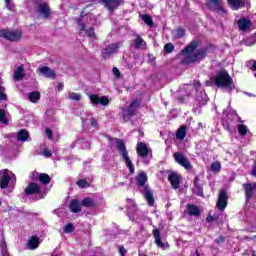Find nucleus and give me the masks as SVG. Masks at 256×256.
Here are the masks:
<instances>
[{"instance_id":"obj_34","label":"nucleus","mask_w":256,"mask_h":256,"mask_svg":"<svg viewBox=\"0 0 256 256\" xmlns=\"http://www.w3.org/2000/svg\"><path fill=\"white\" fill-rule=\"evenodd\" d=\"M27 139H29V132L25 129L20 130L17 134V140L24 143Z\"/></svg>"},{"instance_id":"obj_47","label":"nucleus","mask_w":256,"mask_h":256,"mask_svg":"<svg viewBox=\"0 0 256 256\" xmlns=\"http://www.w3.org/2000/svg\"><path fill=\"white\" fill-rule=\"evenodd\" d=\"M0 101H7V94H5V88L0 85Z\"/></svg>"},{"instance_id":"obj_63","label":"nucleus","mask_w":256,"mask_h":256,"mask_svg":"<svg viewBox=\"0 0 256 256\" xmlns=\"http://www.w3.org/2000/svg\"><path fill=\"white\" fill-rule=\"evenodd\" d=\"M195 254H196V256H201V254H199V250L198 249H196Z\"/></svg>"},{"instance_id":"obj_26","label":"nucleus","mask_w":256,"mask_h":256,"mask_svg":"<svg viewBox=\"0 0 256 256\" xmlns=\"http://www.w3.org/2000/svg\"><path fill=\"white\" fill-rule=\"evenodd\" d=\"M39 243H41V241H39V237L32 236L28 239L27 245L28 248L31 249V251H33L39 247Z\"/></svg>"},{"instance_id":"obj_56","label":"nucleus","mask_w":256,"mask_h":256,"mask_svg":"<svg viewBox=\"0 0 256 256\" xmlns=\"http://www.w3.org/2000/svg\"><path fill=\"white\" fill-rule=\"evenodd\" d=\"M206 221L208 223H213V221H215V218H213V216H211V215H208L207 218H206Z\"/></svg>"},{"instance_id":"obj_29","label":"nucleus","mask_w":256,"mask_h":256,"mask_svg":"<svg viewBox=\"0 0 256 256\" xmlns=\"http://www.w3.org/2000/svg\"><path fill=\"white\" fill-rule=\"evenodd\" d=\"M24 77H25V68H23V65H21L14 72V80L21 81Z\"/></svg>"},{"instance_id":"obj_1","label":"nucleus","mask_w":256,"mask_h":256,"mask_svg":"<svg viewBox=\"0 0 256 256\" xmlns=\"http://www.w3.org/2000/svg\"><path fill=\"white\" fill-rule=\"evenodd\" d=\"M198 47L199 42L197 40H193L182 50V55H184L182 65L197 63V61H201L202 59H205L207 57V51L205 49H200L193 53V51H195V49H197Z\"/></svg>"},{"instance_id":"obj_36","label":"nucleus","mask_w":256,"mask_h":256,"mask_svg":"<svg viewBox=\"0 0 256 256\" xmlns=\"http://www.w3.org/2000/svg\"><path fill=\"white\" fill-rule=\"evenodd\" d=\"M81 203H82V207H95V202L91 197L84 198Z\"/></svg>"},{"instance_id":"obj_30","label":"nucleus","mask_w":256,"mask_h":256,"mask_svg":"<svg viewBox=\"0 0 256 256\" xmlns=\"http://www.w3.org/2000/svg\"><path fill=\"white\" fill-rule=\"evenodd\" d=\"M141 107V99H136L134 100L130 105H129V115H135V112L137 109Z\"/></svg>"},{"instance_id":"obj_14","label":"nucleus","mask_w":256,"mask_h":256,"mask_svg":"<svg viewBox=\"0 0 256 256\" xmlns=\"http://www.w3.org/2000/svg\"><path fill=\"white\" fill-rule=\"evenodd\" d=\"M216 207L219 209V211H225L227 208V191H220Z\"/></svg>"},{"instance_id":"obj_38","label":"nucleus","mask_w":256,"mask_h":256,"mask_svg":"<svg viewBox=\"0 0 256 256\" xmlns=\"http://www.w3.org/2000/svg\"><path fill=\"white\" fill-rule=\"evenodd\" d=\"M211 171H213L214 173H219V171H221V162H213L211 164Z\"/></svg>"},{"instance_id":"obj_7","label":"nucleus","mask_w":256,"mask_h":256,"mask_svg":"<svg viewBox=\"0 0 256 256\" xmlns=\"http://www.w3.org/2000/svg\"><path fill=\"white\" fill-rule=\"evenodd\" d=\"M11 180L14 181V183L17 181L15 174L11 173L10 175L7 169L0 171V189H7Z\"/></svg>"},{"instance_id":"obj_55","label":"nucleus","mask_w":256,"mask_h":256,"mask_svg":"<svg viewBox=\"0 0 256 256\" xmlns=\"http://www.w3.org/2000/svg\"><path fill=\"white\" fill-rule=\"evenodd\" d=\"M119 253L121 256H125V253H127V250H125V248L123 246H120Z\"/></svg>"},{"instance_id":"obj_3","label":"nucleus","mask_w":256,"mask_h":256,"mask_svg":"<svg viewBox=\"0 0 256 256\" xmlns=\"http://www.w3.org/2000/svg\"><path fill=\"white\" fill-rule=\"evenodd\" d=\"M137 185L141 187V192L144 195L146 201L148 202V205L150 207H153L155 205V198L153 197V191L151 188L146 184L148 181L147 173L146 172H140L136 176Z\"/></svg>"},{"instance_id":"obj_17","label":"nucleus","mask_w":256,"mask_h":256,"mask_svg":"<svg viewBox=\"0 0 256 256\" xmlns=\"http://www.w3.org/2000/svg\"><path fill=\"white\" fill-rule=\"evenodd\" d=\"M242 187H244L246 201H250L256 191V182L242 184Z\"/></svg>"},{"instance_id":"obj_57","label":"nucleus","mask_w":256,"mask_h":256,"mask_svg":"<svg viewBox=\"0 0 256 256\" xmlns=\"http://www.w3.org/2000/svg\"><path fill=\"white\" fill-rule=\"evenodd\" d=\"M41 174H39V173H37V172H33L32 173V179L35 181V179H39V176H40Z\"/></svg>"},{"instance_id":"obj_61","label":"nucleus","mask_w":256,"mask_h":256,"mask_svg":"<svg viewBox=\"0 0 256 256\" xmlns=\"http://www.w3.org/2000/svg\"><path fill=\"white\" fill-rule=\"evenodd\" d=\"M130 205H132V211H135V203L132 200H130Z\"/></svg>"},{"instance_id":"obj_6","label":"nucleus","mask_w":256,"mask_h":256,"mask_svg":"<svg viewBox=\"0 0 256 256\" xmlns=\"http://www.w3.org/2000/svg\"><path fill=\"white\" fill-rule=\"evenodd\" d=\"M137 155L143 159V163L145 165H149V155H151V149L147 147V144L145 142H138L136 146Z\"/></svg>"},{"instance_id":"obj_60","label":"nucleus","mask_w":256,"mask_h":256,"mask_svg":"<svg viewBox=\"0 0 256 256\" xmlns=\"http://www.w3.org/2000/svg\"><path fill=\"white\" fill-rule=\"evenodd\" d=\"M64 87L65 86L63 85V83L61 82L58 83V91H63Z\"/></svg>"},{"instance_id":"obj_24","label":"nucleus","mask_w":256,"mask_h":256,"mask_svg":"<svg viewBox=\"0 0 256 256\" xmlns=\"http://www.w3.org/2000/svg\"><path fill=\"white\" fill-rule=\"evenodd\" d=\"M81 207H83V204L77 199L71 200L69 204V209L72 213H81Z\"/></svg>"},{"instance_id":"obj_5","label":"nucleus","mask_w":256,"mask_h":256,"mask_svg":"<svg viewBox=\"0 0 256 256\" xmlns=\"http://www.w3.org/2000/svg\"><path fill=\"white\" fill-rule=\"evenodd\" d=\"M0 37L7 39V41L18 42L21 41L23 32L21 30H0Z\"/></svg>"},{"instance_id":"obj_2","label":"nucleus","mask_w":256,"mask_h":256,"mask_svg":"<svg viewBox=\"0 0 256 256\" xmlns=\"http://www.w3.org/2000/svg\"><path fill=\"white\" fill-rule=\"evenodd\" d=\"M206 85L211 87L215 85L218 89H223L227 93H231L235 90V83H233V78L229 75L226 70H220L217 72L214 78L206 81Z\"/></svg>"},{"instance_id":"obj_28","label":"nucleus","mask_w":256,"mask_h":256,"mask_svg":"<svg viewBox=\"0 0 256 256\" xmlns=\"http://www.w3.org/2000/svg\"><path fill=\"white\" fill-rule=\"evenodd\" d=\"M119 117L124 123H127V121H129V106L120 108Z\"/></svg>"},{"instance_id":"obj_19","label":"nucleus","mask_w":256,"mask_h":256,"mask_svg":"<svg viewBox=\"0 0 256 256\" xmlns=\"http://www.w3.org/2000/svg\"><path fill=\"white\" fill-rule=\"evenodd\" d=\"M78 27L80 31H84L88 37H95V30L93 28L85 29V16L78 19Z\"/></svg>"},{"instance_id":"obj_42","label":"nucleus","mask_w":256,"mask_h":256,"mask_svg":"<svg viewBox=\"0 0 256 256\" xmlns=\"http://www.w3.org/2000/svg\"><path fill=\"white\" fill-rule=\"evenodd\" d=\"M76 185H78V187H80V189H85L87 187L90 186L89 182H87V180H79Z\"/></svg>"},{"instance_id":"obj_12","label":"nucleus","mask_w":256,"mask_h":256,"mask_svg":"<svg viewBox=\"0 0 256 256\" xmlns=\"http://www.w3.org/2000/svg\"><path fill=\"white\" fill-rule=\"evenodd\" d=\"M38 75L41 77H46V79H55L57 77V74L55 73V70L47 67V66H42L37 69Z\"/></svg>"},{"instance_id":"obj_64","label":"nucleus","mask_w":256,"mask_h":256,"mask_svg":"<svg viewBox=\"0 0 256 256\" xmlns=\"http://www.w3.org/2000/svg\"><path fill=\"white\" fill-rule=\"evenodd\" d=\"M252 256H256V252L255 251L252 252Z\"/></svg>"},{"instance_id":"obj_8","label":"nucleus","mask_w":256,"mask_h":256,"mask_svg":"<svg viewBox=\"0 0 256 256\" xmlns=\"http://www.w3.org/2000/svg\"><path fill=\"white\" fill-rule=\"evenodd\" d=\"M206 3L212 11H215L219 15H227V10L223 6L222 0H207Z\"/></svg>"},{"instance_id":"obj_40","label":"nucleus","mask_w":256,"mask_h":256,"mask_svg":"<svg viewBox=\"0 0 256 256\" xmlns=\"http://www.w3.org/2000/svg\"><path fill=\"white\" fill-rule=\"evenodd\" d=\"M0 251L2 256H9L7 252V244L5 242L0 243Z\"/></svg>"},{"instance_id":"obj_11","label":"nucleus","mask_w":256,"mask_h":256,"mask_svg":"<svg viewBox=\"0 0 256 256\" xmlns=\"http://www.w3.org/2000/svg\"><path fill=\"white\" fill-rule=\"evenodd\" d=\"M36 13L43 17V19H49V15H51V8H49V4L42 2L38 4Z\"/></svg>"},{"instance_id":"obj_44","label":"nucleus","mask_w":256,"mask_h":256,"mask_svg":"<svg viewBox=\"0 0 256 256\" xmlns=\"http://www.w3.org/2000/svg\"><path fill=\"white\" fill-rule=\"evenodd\" d=\"M73 231H75V226H73L71 223L64 227V233H73Z\"/></svg>"},{"instance_id":"obj_31","label":"nucleus","mask_w":256,"mask_h":256,"mask_svg":"<svg viewBox=\"0 0 256 256\" xmlns=\"http://www.w3.org/2000/svg\"><path fill=\"white\" fill-rule=\"evenodd\" d=\"M187 137V126H181L176 133V139H179V141H183Z\"/></svg>"},{"instance_id":"obj_23","label":"nucleus","mask_w":256,"mask_h":256,"mask_svg":"<svg viewBox=\"0 0 256 256\" xmlns=\"http://www.w3.org/2000/svg\"><path fill=\"white\" fill-rule=\"evenodd\" d=\"M227 3L233 11H239L245 7V0H227Z\"/></svg>"},{"instance_id":"obj_22","label":"nucleus","mask_w":256,"mask_h":256,"mask_svg":"<svg viewBox=\"0 0 256 256\" xmlns=\"http://www.w3.org/2000/svg\"><path fill=\"white\" fill-rule=\"evenodd\" d=\"M193 193H195V195H198L199 197H203V184H201L199 176H196L194 179Z\"/></svg>"},{"instance_id":"obj_45","label":"nucleus","mask_w":256,"mask_h":256,"mask_svg":"<svg viewBox=\"0 0 256 256\" xmlns=\"http://www.w3.org/2000/svg\"><path fill=\"white\" fill-rule=\"evenodd\" d=\"M175 50V46H173V44L168 43L164 46V51L166 53H173V51Z\"/></svg>"},{"instance_id":"obj_32","label":"nucleus","mask_w":256,"mask_h":256,"mask_svg":"<svg viewBox=\"0 0 256 256\" xmlns=\"http://www.w3.org/2000/svg\"><path fill=\"white\" fill-rule=\"evenodd\" d=\"M196 100L200 105H207L209 97H207V93L200 92L199 95H197Z\"/></svg>"},{"instance_id":"obj_50","label":"nucleus","mask_w":256,"mask_h":256,"mask_svg":"<svg viewBox=\"0 0 256 256\" xmlns=\"http://www.w3.org/2000/svg\"><path fill=\"white\" fill-rule=\"evenodd\" d=\"M112 73H113L114 77H116V79H119V77H121V72L119 71V68H117V67H113Z\"/></svg>"},{"instance_id":"obj_48","label":"nucleus","mask_w":256,"mask_h":256,"mask_svg":"<svg viewBox=\"0 0 256 256\" xmlns=\"http://www.w3.org/2000/svg\"><path fill=\"white\" fill-rule=\"evenodd\" d=\"M6 7L9 11H15V4L11 0H5Z\"/></svg>"},{"instance_id":"obj_39","label":"nucleus","mask_w":256,"mask_h":256,"mask_svg":"<svg viewBox=\"0 0 256 256\" xmlns=\"http://www.w3.org/2000/svg\"><path fill=\"white\" fill-rule=\"evenodd\" d=\"M0 123H3L4 125H7L9 123V121L7 120V114L3 109H0Z\"/></svg>"},{"instance_id":"obj_9","label":"nucleus","mask_w":256,"mask_h":256,"mask_svg":"<svg viewBox=\"0 0 256 256\" xmlns=\"http://www.w3.org/2000/svg\"><path fill=\"white\" fill-rule=\"evenodd\" d=\"M174 160L178 165H181V167H184V169H187V171H190V169H193V165H191V162L189 161V158L187 156H184L181 152H175L173 154Z\"/></svg>"},{"instance_id":"obj_59","label":"nucleus","mask_w":256,"mask_h":256,"mask_svg":"<svg viewBox=\"0 0 256 256\" xmlns=\"http://www.w3.org/2000/svg\"><path fill=\"white\" fill-rule=\"evenodd\" d=\"M91 125H92L93 127H97V126H98L97 120H96L95 118H92V119H91Z\"/></svg>"},{"instance_id":"obj_58","label":"nucleus","mask_w":256,"mask_h":256,"mask_svg":"<svg viewBox=\"0 0 256 256\" xmlns=\"http://www.w3.org/2000/svg\"><path fill=\"white\" fill-rule=\"evenodd\" d=\"M223 241H225V237L220 236L218 239L215 240L216 243H223Z\"/></svg>"},{"instance_id":"obj_33","label":"nucleus","mask_w":256,"mask_h":256,"mask_svg":"<svg viewBox=\"0 0 256 256\" xmlns=\"http://www.w3.org/2000/svg\"><path fill=\"white\" fill-rule=\"evenodd\" d=\"M28 99L31 103H37L41 99V93L39 91H33L28 93Z\"/></svg>"},{"instance_id":"obj_54","label":"nucleus","mask_w":256,"mask_h":256,"mask_svg":"<svg viewBox=\"0 0 256 256\" xmlns=\"http://www.w3.org/2000/svg\"><path fill=\"white\" fill-rule=\"evenodd\" d=\"M42 155H44V157L49 158V157H51L52 153H51V151H49L48 149H46V150H44V151L42 152Z\"/></svg>"},{"instance_id":"obj_37","label":"nucleus","mask_w":256,"mask_h":256,"mask_svg":"<svg viewBox=\"0 0 256 256\" xmlns=\"http://www.w3.org/2000/svg\"><path fill=\"white\" fill-rule=\"evenodd\" d=\"M38 179L40 183H43L44 185H49V183H51V177H49L48 174H40Z\"/></svg>"},{"instance_id":"obj_4","label":"nucleus","mask_w":256,"mask_h":256,"mask_svg":"<svg viewBox=\"0 0 256 256\" xmlns=\"http://www.w3.org/2000/svg\"><path fill=\"white\" fill-rule=\"evenodd\" d=\"M110 145L111 147H115L119 151L122 159H124L126 163V167H129V156L127 152V147L125 146V142L119 138H112L110 139Z\"/></svg>"},{"instance_id":"obj_18","label":"nucleus","mask_w":256,"mask_h":256,"mask_svg":"<svg viewBox=\"0 0 256 256\" xmlns=\"http://www.w3.org/2000/svg\"><path fill=\"white\" fill-rule=\"evenodd\" d=\"M101 3L104 5L105 9L113 13L114 10L121 5V0H101Z\"/></svg>"},{"instance_id":"obj_41","label":"nucleus","mask_w":256,"mask_h":256,"mask_svg":"<svg viewBox=\"0 0 256 256\" xmlns=\"http://www.w3.org/2000/svg\"><path fill=\"white\" fill-rule=\"evenodd\" d=\"M228 120L230 121H239V116L237 115V111H232L228 114Z\"/></svg>"},{"instance_id":"obj_10","label":"nucleus","mask_w":256,"mask_h":256,"mask_svg":"<svg viewBox=\"0 0 256 256\" xmlns=\"http://www.w3.org/2000/svg\"><path fill=\"white\" fill-rule=\"evenodd\" d=\"M130 35L132 37H135L134 39H132L131 47H134V49H140L141 51H145V49H147V42H145V40H143L139 34L131 32Z\"/></svg>"},{"instance_id":"obj_52","label":"nucleus","mask_w":256,"mask_h":256,"mask_svg":"<svg viewBox=\"0 0 256 256\" xmlns=\"http://www.w3.org/2000/svg\"><path fill=\"white\" fill-rule=\"evenodd\" d=\"M247 67H250V69H253L254 71H256V61L248 62Z\"/></svg>"},{"instance_id":"obj_20","label":"nucleus","mask_w":256,"mask_h":256,"mask_svg":"<svg viewBox=\"0 0 256 256\" xmlns=\"http://www.w3.org/2000/svg\"><path fill=\"white\" fill-rule=\"evenodd\" d=\"M185 213L187 215H190V217H199V215L201 214V210L196 205L187 204Z\"/></svg>"},{"instance_id":"obj_21","label":"nucleus","mask_w":256,"mask_h":256,"mask_svg":"<svg viewBox=\"0 0 256 256\" xmlns=\"http://www.w3.org/2000/svg\"><path fill=\"white\" fill-rule=\"evenodd\" d=\"M24 192L25 195H38V193H41V187L37 183H30Z\"/></svg>"},{"instance_id":"obj_16","label":"nucleus","mask_w":256,"mask_h":256,"mask_svg":"<svg viewBox=\"0 0 256 256\" xmlns=\"http://www.w3.org/2000/svg\"><path fill=\"white\" fill-rule=\"evenodd\" d=\"M116 51H119V44H117V43L110 44L106 48L103 49L102 57L104 59H109V57H111V55H114V53Z\"/></svg>"},{"instance_id":"obj_53","label":"nucleus","mask_w":256,"mask_h":256,"mask_svg":"<svg viewBox=\"0 0 256 256\" xmlns=\"http://www.w3.org/2000/svg\"><path fill=\"white\" fill-rule=\"evenodd\" d=\"M129 173L133 175L135 173V166H133V163L129 161Z\"/></svg>"},{"instance_id":"obj_51","label":"nucleus","mask_w":256,"mask_h":256,"mask_svg":"<svg viewBox=\"0 0 256 256\" xmlns=\"http://www.w3.org/2000/svg\"><path fill=\"white\" fill-rule=\"evenodd\" d=\"M45 133L48 139H53V130H51L50 128H46Z\"/></svg>"},{"instance_id":"obj_25","label":"nucleus","mask_w":256,"mask_h":256,"mask_svg":"<svg viewBox=\"0 0 256 256\" xmlns=\"http://www.w3.org/2000/svg\"><path fill=\"white\" fill-rule=\"evenodd\" d=\"M238 27H239L240 31H247V30L251 29V20L246 19V18H242V19L238 20Z\"/></svg>"},{"instance_id":"obj_43","label":"nucleus","mask_w":256,"mask_h":256,"mask_svg":"<svg viewBox=\"0 0 256 256\" xmlns=\"http://www.w3.org/2000/svg\"><path fill=\"white\" fill-rule=\"evenodd\" d=\"M69 99H71V101H80L81 100V94L79 93H70L69 95Z\"/></svg>"},{"instance_id":"obj_35","label":"nucleus","mask_w":256,"mask_h":256,"mask_svg":"<svg viewBox=\"0 0 256 256\" xmlns=\"http://www.w3.org/2000/svg\"><path fill=\"white\" fill-rule=\"evenodd\" d=\"M142 21L148 25V27H155V23L153 22V18L149 14H143L141 16Z\"/></svg>"},{"instance_id":"obj_62","label":"nucleus","mask_w":256,"mask_h":256,"mask_svg":"<svg viewBox=\"0 0 256 256\" xmlns=\"http://www.w3.org/2000/svg\"><path fill=\"white\" fill-rule=\"evenodd\" d=\"M139 54H134V59H135V61H137V59H139Z\"/></svg>"},{"instance_id":"obj_13","label":"nucleus","mask_w":256,"mask_h":256,"mask_svg":"<svg viewBox=\"0 0 256 256\" xmlns=\"http://www.w3.org/2000/svg\"><path fill=\"white\" fill-rule=\"evenodd\" d=\"M89 99L93 105H103L104 107L109 105V97L107 96L99 97L97 94H91Z\"/></svg>"},{"instance_id":"obj_49","label":"nucleus","mask_w":256,"mask_h":256,"mask_svg":"<svg viewBox=\"0 0 256 256\" xmlns=\"http://www.w3.org/2000/svg\"><path fill=\"white\" fill-rule=\"evenodd\" d=\"M185 36V30L183 28H178L176 32V39H181Z\"/></svg>"},{"instance_id":"obj_27","label":"nucleus","mask_w":256,"mask_h":256,"mask_svg":"<svg viewBox=\"0 0 256 256\" xmlns=\"http://www.w3.org/2000/svg\"><path fill=\"white\" fill-rule=\"evenodd\" d=\"M152 233L157 247H160V249H165V244L163 241H161V232H159V229H154Z\"/></svg>"},{"instance_id":"obj_46","label":"nucleus","mask_w":256,"mask_h":256,"mask_svg":"<svg viewBox=\"0 0 256 256\" xmlns=\"http://www.w3.org/2000/svg\"><path fill=\"white\" fill-rule=\"evenodd\" d=\"M238 133L240 135H247V127L243 124L238 125Z\"/></svg>"},{"instance_id":"obj_15","label":"nucleus","mask_w":256,"mask_h":256,"mask_svg":"<svg viewBox=\"0 0 256 256\" xmlns=\"http://www.w3.org/2000/svg\"><path fill=\"white\" fill-rule=\"evenodd\" d=\"M168 181L171 184L172 189H179L181 185V177L177 172H169Z\"/></svg>"}]
</instances>
